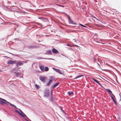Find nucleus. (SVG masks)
<instances>
[{"label":"nucleus","instance_id":"obj_43","mask_svg":"<svg viewBox=\"0 0 121 121\" xmlns=\"http://www.w3.org/2000/svg\"><path fill=\"white\" fill-rule=\"evenodd\" d=\"M20 112L22 113L23 114H24V113H23V112L21 110H20Z\"/></svg>","mask_w":121,"mask_h":121},{"label":"nucleus","instance_id":"obj_11","mask_svg":"<svg viewBox=\"0 0 121 121\" xmlns=\"http://www.w3.org/2000/svg\"><path fill=\"white\" fill-rule=\"evenodd\" d=\"M106 91H107L110 95H112V94H113L112 93V92L109 89H106Z\"/></svg>","mask_w":121,"mask_h":121},{"label":"nucleus","instance_id":"obj_14","mask_svg":"<svg viewBox=\"0 0 121 121\" xmlns=\"http://www.w3.org/2000/svg\"><path fill=\"white\" fill-rule=\"evenodd\" d=\"M38 59H49V60H54L53 59H51V58H43L42 57H38L37 58Z\"/></svg>","mask_w":121,"mask_h":121},{"label":"nucleus","instance_id":"obj_37","mask_svg":"<svg viewBox=\"0 0 121 121\" xmlns=\"http://www.w3.org/2000/svg\"><path fill=\"white\" fill-rule=\"evenodd\" d=\"M79 26H82V27H83V25L82 24H80V23H79Z\"/></svg>","mask_w":121,"mask_h":121},{"label":"nucleus","instance_id":"obj_21","mask_svg":"<svg viewBox=\"0 0 121 121\" xmlns=\"http://www.w3.org/2000/svg\"><path fill=\"white\" fill-rule=\"evenodd\" d=\"M40 68L42 71H43L44 68V66H41L40 67Z\"/></svg>","mask_w":121,"mask_h":121},{"label":"nucleus","instance_id":"obj_22","mask_svg":"<svg viewBox=\"0 0 121 121\" xmlns=\"http://www.w3.org/2000/svg\"><path fill=\"white\" fill-rule=\"evenodd\" d=\"M13 11L14 12V15H15V13H16V12H17V13H19V12L21 13V12H20V11H17L15 10H13Z\"/></svg>","mask_w":121,"mask_h":121},{"label":"nucleus","instance_id":"obj_6","mask_svg":"<svg viewBox=\"0 0 121 121\" xmlns=\"http://www.w3.org/2000/svg\"><path fill=\"white\" fill-rule=\"evenodd\" d=\"M55 70L56 71V72H57L59 74H63V73L62 72H61L60 70L59 69H56L55 68H52Z\"/></svg>","mask_w":121,"mask_h":121},{"label":"nucleus","instance_id":"obj_10","mask_svg":"<svg viewBox=\"0 0 121 121\" xmlns=\"http://www.w3.org/2000/svg\"><path fill=\"white\" fill-rule=\"evenodd\" d=\"M52 51L53 53L56 54L58 52V51L56 49L53 48L52 50Z\"/></svg>","mask_w":121,"mask_h":121},{"label":"nucleus","instance_id":"obj_46","mask_svg":"<svg viewBox=\"0 0 121 121\" xmlns=\"http://www.w3.org/2000/svg\"><path fill=\"white\" fill-rule=\"evenodd\" d=\"M12 106H13V107L15 106V105L14 104H12Z\"/></svg>","mask_w":121,"mask_h":121},{"label":"nucleus","instance_id":"obj_2","mask_svg":"<svg viewBox=\"0 0 121 121\" xmlns=\"http://www.w3.org/2000/svg\"><path fill=\"white\" fill-rule=\"evenodd\" d=\"M68 21L70 24L75 25H76V23L73 22V21L71 19V18L69 15L68 17Z\"/></svg>","mask_w":121,"mask_h":121},{"label":"nucleus","instance_id":"obj_30","mask_svg":"<svg viewBox=\"0 0 121 121\" xmlns=\"http://www.w3.org/2000/svg\"><path fill=\"white\" fill-rule=\"evenodd\" d=\"M67 45L68 46H69L71 47H72V45L71 44H67Z\"/></svg>","mask_w":121,"mask_h":121},{"label":"nucleus","instance_id":"obj_51","mask_svg":"<svg viewBox=\"0 0 121 121\" xmlns=\"http://www.w3.org/2000/svg\"><path fill=\"white\" fill-rule=\"evenodd\" d=\"M25 119L27 121H28V120L27 119H26L25 118Z\"/></svg>","mask_w":121,"mask_h":121},{"label":"nucleus","instance_id":"obj_54","mask_svg":"<svg viewBox=\"0 0 121 121\" xmlns=\"http://www.w3.org/2000/svg\"><path fill=\"white\" fill-rule=\"evenodd\" d=\"M106 83H107L108 84V83H107V82H108L107 81H106Z\"/></svg>","mask_w":121,"mask_h":121},{"label":"nucleus","instance_id":"obj_13","mask_svg":"<svg viewBox=\"0 0 121 121\" xmlns=\"http://www.w3.org/2000/svg\"><path fill=\"white\" fill-rule=\"evenodd\" d=\"M52 80H50L47 83V85L48 86H49L51 84L52 82Z\"/></svg>","mask_w":121,"mask_h":121},{"label":"nucleus","instance_id":"obj_48","mask_svg":"<svg viewBox=\"0 0 121 121\" xmlns=\"http://www.w3.org/2000/svg\"><path fill=\"white\" fill-rule=\"evenodd\" d=\"M94 17V18L95 19H97V20H98V19H97L95 17Z\"/></svg>","mask_w":121,"mask_h":121},{"label":"nucleus","instance_id":"obj_31","mask_svg":"<svg viewBox=\"0 0 121 121\" xmlns=\"http://www.w3.org/2000/svg\"><path fill=\"white\" fill-rule=\"evenodd\" d=\"M60 108H61V109L62 110V111L65 114H66V113L61 108V107H60Z\"/></svg>","mask_w":121,"mask_h":121},{"label":"nucleus","instance_id":"obj_26","mask_svg":"<svg viewBox=\"0 0 121 121\" xmlns=\"http://www.w3.org/2000/svg\"><path fill=\"white\" fill-rule=\"evenodd\" d=\"M97 60V58H96V56H95L93 60L94 62H96Z\"/></svg>","mask_w":121,"mask_h":121},{"label":"nucleus","instance_id":"obj_25","mask_svg":"<svg viewBox=\"0 0 121 121\" xmlns=\"http://www.w3.org/2000/svg\"><path fill=\"white\" fill-rule=\"evenodd\" d=\"M83 76L82 75H80L78 76H77L75 78V79H76L78 78H80L82 76Z\"/></svg>","mask_w":121,"mask_h":121},{"label":"nucleus","instance_id":"obj_23","mask_svg":"<svg viewBox=\"0 0 121 121\" xmlns=\"http://www.w3.org/2000/svg\"><path fill=\"white\" fill-rule=\"evenodd\" d=\"M111 45L110 44L109 42H106V48H107V46H110Z\"/></svg>","mask_w":121,"mask_h":121},{"label":"nucleus","instance_id":"obj_57","mask_svg":"<svg viewBox=\"0 0 121 121\" xmlns=\"http://www.w3.org/2000/svg\"><path fill=\"white\" fill-rule=\"evenodd\" d=\"M36 35L39 36V35Z\"/></svg>","mask_w":121,"mask_h":121},{"label":"nucleus","instance_id":"obj_35","mask_svg":"<svg viewBox=\"0 0 121 121\" xmlns=\"http://www.w3.org/2000/svg\"><path fill=\"white\" fill-rule=\"evenodd\" d=\"M15 112H17L20 115V113H20L17 110H16L15 111Z\"/></svg>","mask_w":121,"mask_h":121},{"label":"nucleus","instance_id":"obj_12","mask_svg":"<svg viewBox=\"0 0 121 121\" xmlns=\"http://www.w3.org/2000/svg\"><path fill=\"white\" fill-rule=\"evenodd\" d=\"M59 84V82H57L56 83V84H55L53 86H52V88L53 89H54L56 86H57Z\"/></svg>","mask_w":121,"mask_h":121},{"label":"nucleus","instance_id":"obj_18","mask_svg":"<svg viewBox=\"0 0 121 121\" xmlns=\"http://www.w3.org/2000/svg\"><path fill=\"white\" fill-rule=\"evenodd\" d=\"M54 100V98L53 97V96L52 95V96L51 97L50 101L51 102H52Z\"/></svg>","mask_w":121,"mask_h":121},{"label":"nucleus","instance_id":"obj_24","mask_svg":"<svg viewBox=\"0 0 121 121\" xmlns=\"http://www.w3.org/2000/svg\"><path fill=\"white\" fill-rule=\"evenodd\" d=\"M49 70V68L47 67H46L45 68V71H48Z\"/></svg>","mask_w":121,"mask_h":121},{"label":"nucleus","instance_id":"obj_29","mask_svg":"<svg viewBox=\"0 0 121 121\" xmlns=\"http://www.w3.org/2000/svg\"><path fill=\"white\" fill-rule=\"evenodd\" d=\"M110 27H111V26H110L108 24H106V29L108 28H110Z\"/></svg>","mask_w":121,"mask_h":121},{"label":"nucleus","instance_id":"obj_32","mask_svg":"<svg viewBox=\"0 0 121 121\" xmlns=\"http://www.w3.org/2000/svg\"><path fill=\"white\" fill-rule=\"evenodd\" d=\"M67 48L69 50H73L72 48Z\"/></svg>","mask_w":121,"mask_h":121},{"label":"nucleus","instance_id":"obj_1","mask_svg":"<svg viewBox=\"0 0 121 121\" xmlns=\"http://www.w3.org/2000/svg\"><path fill=\"white\" fill-rule=\"evenodd\" d=\"M44 96L46 97H47L49 96V90L48 89L46 88L44 92Z\"/></svg>","mask_w":121,"mask_h":121},{"label":"nucleus","instance_id":"obj_39","mask_svg":"<svg viewBox=\"0 0 121 121\" xmlns=\"http://www.w3.org/2000/svg\"><path fill=\"white\" fill-rule=\"evenodd\" d=\"M118 119H119V120H117V121H120V118L119 117H118L117 118Z\"/></svg>","mask_w":121,"mask_h":121},{"label":"nucleus","instance_id":"obj_53","mask_svg":"<svg viewBox=\"0 0 121 121\" xmlns=\"http://www.w3.org/2000/svg\"><path fill=\"white\" fill-rule=\"evenodd\" d=\"M14 107H15V108H17L15 106H14Z\"/></svg>","mask_w":121,"mask_h":121},{"label":"nucleus","instance_id":"obj_28","mask_svg":"<svg viewBox=\"0 0 121 121\" xmlns=\"http://www.w3.org/2000/svg\"><path fill=\"white\" fill-rule=\"evenodd\" d=\"M68 93H69V96H70L71 95V94H73V93L72 91H71V93L68 92Z\"/></svg>","mask_w":121,"mask_h":121},{"label":"nucleus","instance_id":"obj_50","mask_svg":"<svg viewBox=\"0 0 121 121\" xmlns=\"http://www.w3.org/2000/svg\"><path fill=\"white\" fill-rule=\"evenodd\" d=\"M116 105H117V102H115L114 103Z\"/></svg>","mask_w":121,"mask_h":121},{"label":"nucleus","instance_id":"obj_20","mask_svg":"<svg viewBox=\"0 0 121 121\" xmlns=\"http://www.w3.org/2000/svg\"><path fill=\"white\" fill-rule=\"evenodd\" d=\"M35 87L37 89H39L40 88L39 86L36 84L35 85Z\"/></svg>","mask_w":121,"mask_h":121},{"label":"nucleus","instance_id":"obj_44","mask_svg":"<svg viewBox=\"0 0 121 121\" xmlns=\"http://www.w3.org/2000/svg\"><path fill=\"white\" fill-rule=\"evenodd\" d=\"M8 3L9 4H10V1H8Z\"/></svg>","mask_w":121,"mask_h":121},{"label":"nucleus","instance_id":"obj_5","mask_svg":"<svg viewBox=\"0 0 121 121\" xmlns=\"http://www.w3.org/2000/svg\"><path fill=\"white\" fill-rule=\"evenodd\" d=\"M39 79L43 83L45 82L46 78L45 77H39Z\"/></svg>","mask_w":121,"mask_h":121},{"label":"nucleus","instance_id":"obj_3","mask_svg":"<svg viewBox=\"0 0 121 121\" xmlns=\"http://www.w3.org/2000/svg\"><path fill=\"white\" fill-rule=\"evenodd\" d=\"M0 99H1V100H0V103L2 104V105H4L5 104H6L7 105L8 104L6 103L5 101L6 102H7L5 99H2L1 98H0Z\"/></svg>","mask_w":121,"mask_h":121},{"label":"nucleus","instance_id":"obj_45","mask_svg":"<svg viewBox=\"0 0 121 121\" xmlns=\"http://www.w3.org/2000/svg\"><path fill=\"white\" fill-rule=\"evenodd\" d=\"M52 90L51 91V94L52 95V94L53 92H52Z\"/></svg>","mask_w":121,"mask_h":121},{"label":"nucleus","instance_id":"obj_7","mask_svg":"<svg viewBox=\"0 0 121 121\" xmlns=\"http://www.w3.org/2000/svg\"><path fill=\"white\" fill-rule=\"evenodd\" d=\"M52 51L50 50H48L47 51L46 53V54L48 55H52Z\"/></svg>","mask_w":121,"mask_h":121},{"label":"nucleus","instance_id":"obj_27","mask_svg":"<svg viewBox=\"0 0 121 121\" xmlns=\"http://www.w3.org/2000/svg\"><path fill=\"white\" fill-rule=\"evenodd\" d=\"M55 5H56L58 6L59 7H64V6L61 5H60L59 4H55Z\"/></svg>","mask_w":121,"mask_h":121},{"label":"nucleus","instance_id":"obj_16","mask_svg":"<svg viewBox=\"0 0 121 121\" xmlns=\"http://www.w3.org/2000/svg\"><path fill=\"white\" fill-rule=\"evenodd\" d=\"M111 98L112 100L114 99H115V96L113 94H112V95H110Z\"/></svg>","mask_w":121,"mask_h":121},{"label":"nucleus","instance_id":"obj_8","mask_svg":"<svg viewBox=\"0 0 121 121\" xmlns=\"http://www.w3.org/2000/svg\"><path fill=\"white\" fill-rule=\"evenodd\" d=\"M17 62V63L16 64V65L17 67L20 66L22 65H23V63L20 62Z\"/></svg>","mask_w":121,"mask_h":121},{"label":"nucleus","instance_id":"obj_34","mask_svg":"<svg viewBox=\"0 0 121 121\" xmlns=\"http://www.w3.org/2000/svg\"><path fill=\"white\" fill-rule=\"evenodd\" d=\"M96 82L97 83H98V84H99V85H101V84L97 80Z\"/></svg>","mask_w":121,"mask_h":121},{"label":"nucleus","instance_id":"obj_52","mask_svg":"<svg viewBox=\"0 0 121 121\" xmlns=\"http://www.w3.org/2000/svg\"><path fill=\"white\" fill-rule=\"evenodd\" d=\"M106 65H108L109 66V65H108L107 63H106ZM109 66H110L109 65Z\"/></svg>","mask_w":121,"mask_h":121},{"label":"nucleus","instance_id":"obj_60","mask_svg":"<svg viewBox=\"0 0 121 121\" xmlns=\"http://www.w3.org/2000/svg\"><path fill=\"white\" fill-rule=\"evenodd\" d=\"M106 51H108V50H106Z\"/></svg>","mask_w":121,"mask_h":121},{"label":"nucleus","instance_id":"obj_15","mask_svg":"<svg viewBox=\"0 0 121 121\" xmlns=\"http://www.w3.org/2000/svg\"><path fill=\"white\" fill-rule=\"evenodd\" d=\"M36 47V46L35 45H31L29 47V48H35Z\"/></svg>","mask_w":121,"mask_h":121},{"label":"nucleus","instance_id":"obj_40","mask_svg":"<svg viewBox=\"0 0 121 121\" xmlns=\"http://www.w3.org/2000/svg\"><path fill=\"white\" fill-rule=\"evenodd\" d=\"M7 103H9V104H10V105L11 106H12V104H11V103H10L9 102H7Z\"/></svg>","mask_w":121,"mask_h":121},{"label":"nucleus","instance_id":"obj_17","mask_svg":"<svg viewBox=\"0 0 121 121\" xmlns=\"http://www.w3.org/2000/svg\"><path fill=\"white\" fill-rule=\"evenodd\" d=\"M23 115L21 113H20V115L21 116H22V117H26L27 118H28V119L29 118H28V117L26 116V115L24 113V114H23Z\"/></svg>","mask_w":121,"mask_h":121},{"label":"nucleus","instance_id":"obj_33","mask_svg":"<svg viewBox=\"0 0 121 121\" xmlns=\"http://www.w3.org/2000/svg\"><path fill=\"white\" fill-rule=\"evenodd\" d=\"M35 23L36 24H37V25H41V26L42 27V25L41 24H40V23L35 22Z\"/></svg>","mask_w":121,"mask_h":121},{"label":"nucleus","instance_id":"obj_19","mask_svg":"<svg viewBox=\"0 0 121 121\" xmlns=\"http://www.w3.org/2000/svg\"><path fill=\"white\" fill-rule=\"evenodd\" d=\"M14 73L15 74H16V76L17 77H18V76L19 75H20V74L19 72L17 73L16 72H14Z\"/></svg>","mask_w":121,"mask_h":121},{"label":"nucleus","instance_id":"obj_59","mask_svg":"<svg viewBox=\"0 0 121 121\" xmlns=\"http://www.w3.org/2000/svg\"><path fill=\"white\" fill-rule=\"evenodd\" d=\"M103 79H104L105 80V81L106 80L104 79V78H103Z\"/></svg>","mask_w":121,"mask_h":121},{"label":"nucleus","instance_id":"obj_58","mask_svg":"<svg viewBox=\"0 0 121 121\" xmlns=\"http://www.w3.org/2000/svg\"><path fill=\"white\" fill-rule=\"evenodd\" d=\"M103 77L105 78H106L105 77H104L103 76Z\"/></svg>","mask_w":121,"mask_h":121},{"label":"nucleus","instance_id":"obj_38","mask_svg":"<svg viewBox=\"0 0 121 121\" xmlns=\"http://www.w3.org/2000/svg\"><path fill=\"white\" fill-rule=\"evenodd\" d=\"M93 80L95 81V82H96V81H97V80H96L95 79H93Z\"/></svg>","mask_w":121,"mask_h":121},{"label":"nucleus","instance_id":"obj_36","mask_svg":"<svg viewBox=\"0 0 121 121\" xmlns=\"http://www.w3.org/2000/svg\"><path fill=\"white\" fill-rule=\"evenodd\" d=\"M74 46L78 47V46L76 45H72V47H73Z\"/></svg>","mask_w":121,"mask_h":121},{"label":"nucleus","instance_id":"obj_55","mask_svg":"<svg viewBox=\"0 0 121 121\" xmlns=\"http://www.w3.org/2000/svg\"><path fill=\"white\" fill-rule=\"evenodd\" d=\"M120 99H121V95L120 96Z\"/></svg>","mask_w":121,"mask_h":121},{"label":"nucleus","instance_id":"obj_4","mask_svg":"<svg viewBox=\"0 0 121 121\" xmlns=\"http://www.w3.org/2000/svg\"><path fill=\"white\" fill-rule=\"evenodd\" d=\"M17 63V61H13L12 60H10V61H9L7 63V64H15Z\"/></svg>","mask_w":121,"mask_h":121},{"label":"nucleus","instance_id":"obj_41","mask_svg":"<svg viewBox=\"0 0 121 121\" xmlns=\"http://www.w3.org/2000/svg\"><path fill=\"white\" fill-rule=\"evenodd\" d=\"M112 100L114 103L116 102L114 99Z\"/></svg>","mask_w":121,"mask_h":121},{"label":"nucleus","instance_id":"obj_49","mask_svg":"<svg viewBox=\"0 0 121 121\" xmlns=\"http://www.w3.org/2000/svg\"><path fill=\"white\" fill-rule=\"evenodd\" d=\"M83 27H87L83 25Z\"/></svg>","mask_w":121,"mask_h":121},{"label":"nucleus","instance_id":"obj_47","mask_svg":"<svg viewBox=\"0 0 121 121\" xmlns=\"http://www.w3.org/2000/svg\"><path fill=\"white\" fill-rule=\"evenodd\" d=\"M52 76H51L50 77V78L51 79H52Z\"/></svg>","mask_w":121,"mask_h":121},{"label":"nucleus","instance_id":"obj_56","mask_svg":"<svg viewBox=\"0 0 121 121\" xmlns=\"http://www.w3.org/2000/svg\"><path fill=\"white\" fill-rule=\"evenodd\" d=\"M76 41H77V40H75L74 41H75V42H76Z\"/></svg>","mask_w":121,"mask_h":121},{"label":"nucleus","instance_id":"obj_9","mask_svg":"<svg viewBox=\"0 0 121 121\" xmlns=\"http://www.w3.org/2000/svg\"><path fill=\"white\" fill-rule=\"evenodd\" d=\"M38 18L42 19L43 22H48V19L47 18H44L43 17H38Z\"/></svg>","mask_w":121,"mask_h":121},{"label":"nucleus","instance_id":"obj_61","mask_svg":"<svg viewBox=\"0 0 121 121\" xmlns=\"http://www.w3.org/2000/svg\"><path fill=\"white\" fill-rule=\"evenodd\" d=\"M106 60H107V59H106ZM107 61V60H106V61Z\"/></svg>","mask_w":121,"mask_h":121},{"label":"nucleus","instance_id":"obj_42","mask_svg":"<svg viewBox=\"0 0 121 121\" xmlns=\"http://www.w3.org/2000/svg\"><path fill=\"white\" fill-rule=\"evenodd\" d=\"M112 100L114 103L116 102L114 99Z\"/></svg>","mask_w":121,"mask_h":121}]
</instances>
